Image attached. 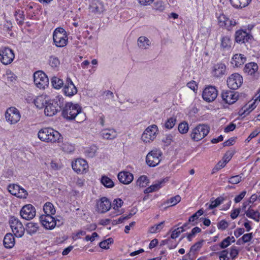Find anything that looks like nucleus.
Instances as JSON below:
<instances>
[{
	"label": "nucleus",
	"mask_w": 260,
	"mask_h": 260,
	"mask_svg": "<svg viewBox=\"0 0 260 260\" xmlns=\"http://www.w3.org/2000/svg\"><path fill=\"white\" fill-rule=\"evenodd\" d=\"M62 115L67 120H75L78 123L86 119V115L82 111L81 107L78 104H74L71 102L66 104L62 111Z\"/></svg>",
	"instance_id": "obj_1"
},
{
	"label": "nucleus",
	"mask_w": 260,
	"mask_h": 260,
	"mask_svg": "<svg viewBox=\"0 0 260 260\" xmlns=\"http://www.w3.org/2000/svg\"><path fill=\"white\" fill-rule=\"evenodd\" d=\"M38 137L42 141L47 143L59 142L62 139L60 134L50 127H45L40 129L38 133Z\"/></svg>",
	"instance_id": "obj_2"
},
{
	"label": "nucleus",
	"mask_w": 260,
	"mask_h": 260,
	"mask_svg": "<svg viewBox=\"0 0 260 260\" xmlns=\"http://www.w3.org/2000/svg\"><path fill=\"white\" fill-rule=\"evenodd\" d=\"M210 126L206 124H199L192 129L190 136L192 140L198 142L204 138L209 134Z\"/></svg>",
	"instance_id": "obj_3"
},
{
	"label": "nucleus",
	"mask_w": 260,
	"mask_h": 260,
	"mask_svg": "<svg viewBox=\"0 0 260 260\" xmlns=\"http://www.w3.org/2000/svg\"><path fill=\"white\" fill-rule=\"evenodd\" d=\"M40 222L44 228L59 227L63 225L64 219L60 216H57L56 218L52 216H41Z\"/></svg>",
	"instance_id": "obj_4"
},
{
	"label": "nucleus",
	"mask_w": 260,
	"mask_h": 260,
	"mask_svg": "<svg viewBox=\"0 0 260 260\" xmlns=\"http://www.w3.org/2000/svg\"><path fill=\"white\" fill-rule=\"evenodd\" d=\"M162 155L161 151L159 149H153L149 152L146 157V162L150 167H154L158 165Z\"/></svg>",
	"instance_id": "obj_5"
},
{
	"label": "nucleus",
	"mask_w": 260,
	"mask_h": 260,
	"mask_svg": "<svg viewBox=\"0 0 260 260\" xmlns=\"http://www.w3.org/2000/svg\"><path fill=\"white\" fill-rule=\"evenodd\" d=\"M15 58L14 51L9 47H4L0 49V61L5 65L12 63Z\"/></svg>",
	"instance_id": "obj_6"
},
{
	"label": "nucleus",
	"mask_w": 260,
	"mask_h": 260,
	"mask_svg": "<svg viewBox=\"0 0 260 260\" xmlns=\"http://www.w3.org/2000/svg\"><path fill=\"white\" fill-rule=\"evenodd\" d=\"M34 81L37 87L40 89H45L49 83L47 76L41 71H37L34 74Z\"/></svg>",
	"instance_id": "obj_7"
},
{
	"label": "nucleus",
	"mask_w": 260,
	"mask_h": 260,
	"mask_svg": "<svg viewBox=\"0 0 260 260\" xmlns=\"http://www.w3.org/2000/svg\"><path fill=\"white\" fill-rule=\"evenodd\" d=\"M21 114L19 111L15 107L8 108L5 113L6 121L10 124H15L19 121Z\"/></svg>",
	"instance_id": "obj_8"
},
{
	"label": "nucleus",
	"mask_w": 260,
	"mask_h": 260,
	"mask_svg": "<svg viewBox=\"0 0 260 260\" xmlns=\"http://www.w3.org/2000/svg\"><path fill=\"white\" fill-rule=\"evenodd\" d=\"M157 131V126L156 125L149 126L143 132L141 137L142 140L146 143L153 141L156 138Z\"/></svg>",
	"instance_id": "obj_9"
},
{
	"label": "nucleus",
	"mask_w": 260,
	"mask_h": 260,
	"mask_svg": "<svg viewBox=\"0 0 260 260\" xmlns=\"http://www.w3.org/2000/svg\"><path fill=\"white\" fill-rule=\"evenodd\" d=\"M243 83V78L239 74L235 73L231 75L227 80L228 87L233 90L238 89Z\"/></svg>",
	"instance_id": "obj_10"
},
{
	"label": "nucleus",
	"mask_w": 260,
	"mask_h": 260,
	"mask_svg": "<svg viewBox=\"0 0 260 260\" xmlns=\"http://www.w3.org/2000/svg\"><path fill=\"white\" fill-rule=\"evenodd\" d=\"M218 91L216 88L213 86H208L204 89L202 97L205 101L211 102L216 99Z\"/></svg>",
	"instance_id": "obj_11"
},
{
	"label": "nucleus",
	"mask_w": 260,
	"mask_h": 260,
	"mask_svg": "<svg viewBox=\"0 0 260 260\" xmlns=\"http://www.w3.org/2000/svg\"><path fill=\"white\" fill-rule=\"evenodd\" d=\"M73 169L78 174L86 173L88 169L87 161L83 159H77L72 163Z\"/></svg>",
	"instance_id": "obj_12"
},
{
	"label": "nucleus",
	"mask_w": 260,
	"mask_h": 260,
	"mask_svg": "<svg viewBox=\"0 0 260 260\" xmlns=\"http://www.w3.org/2000/svg\"><path fill=\"white\" fill-rule=\"evenodd\" d=\"M20 215L23 219L26 220L31 219L36 215V209L31 204L26 205L21 209Z\"/></svg>",
	"instance_id": "obj_13"
},
{
	"label": "nucleus",
	"mask_w": 260,
	"mask_h": 260,
	"mask_svg": "<svg viewBox=\"0 0 260 260\" xmlns=\"http://www.w3.org/2000/svg\"><path fill=\"white\" fill-rule=\"evenodd\" d=\"M222 100L226 104H233L237 101L238 95L232 90H223L221 93Z\"/></svg>",
	"instance_id": "obj_14"
},
{
	"label": "nucleus",
	"mask_w": 260,
	"mask_h": 260,
	"mask_svg": "<svg viewBox=\"0 0 260 260\" xmlns=\"http://www.w3.org/2000/svg\"><path fill=\"white\" fill-rule=\"evenodd\" d=\"M66 96H72L77 93V89L70 78H67L63 89Z\"/></svg>",
	"instance_id": "obj_15"
},
{
	"label": "nucleus",
	"mask_w": 260,
	"mask_h": 260,
	"mask_svg": "<svg viewBox=\"0 0 260 260\" xmlns=\"http://www.w3.org/2000/svg\"><path fill=\"white\" fill-rule=\"evenodd\" d=\"M60 108L56 102H48L45 106L44 113L47 116H52L59 111Z\"/></svg>",
	"instance_id": "obj_16"
},
{
	"label": "nucleus",
	"mask_w": 260,
	"mask_h": 260,
	"mask_svg": "<svg viewBox=\"0 0 260 260\" xmlns=\"http://www.w3.org/2000/svg\"><path fill=\"white\" fill-rule=\"evenodd\" d=\"M111 207V203L106 197L102 198L96 203V208L99 212L105 213Z\"/></svg>",
	"instance_id": "obj_17"
},
{
	"label": "nucleus",
	"mask_w": 260,
	"mask_h": 260,
	"mask_svg": "<svg viewBox=\"0 0 260 260\" xmlns=\"http://www.w3.org/2000/svg\"><path fill=\"white\" fill-rule=\"evenodd\" d=\"M212 75L215 77H220L226 74V66L224 63H217L212 69Z\"/></svg>",
	"instance_id": "obj_18"
},
{
	"label": "nucleus",
	"mask_w": 260,
	"mask_h": 260,
	"mask_svg": "<svg viewBox=\"0 0 260 260\" xmlns=\"http://www.w3.org/2000/svg\"><path fill=\"white\" fill-rule=\"evenodd\" d=\"M246 61V57L242 54H236L232 58L231 63L234 67L242 66Z\"/></svg>",
	"instance_id": "obj_19"
},
{
	"label": "nucleus",
	"mask_w": 260,
	"mask_h": 260,
	"mask_svg": "<svg viewBox=\"0 0 260 260\" xmlns=\"http://www.w3.org/2000/svg\"><path fill=\"white\" fill-rule=\"evenodd\" d=\"M119 181L124 184H128L134 179L133 175L128 172H121L118 174Z\"/></svg>",
	"instance_id": "obj_20"
},
{
	"label": "nucleus",
	"mask_w": 260,
	"mask_h": 260,
	"mask_svg": "<svg viewBox=\"0 0 260 260\" xmlns=\"http://www.w3.org/2000/svg\"><path fill=\"white\" fill-rule=\"evenodd\" d=\"M101 135L105 139L113 140L117 137V134L114 129H104L102 131Z\"/></svg>",
	"instance_id": "obj_21"
},
{
	"label": "nucleus",
	"mask_w": 260,
	"mask_h": 260,
	"mask_svg": "<svg viewBox=\"0 0 260 260\" xmlns=\"http://www.w3.org/2000/svg\"><path fill=\"white\" fill-rule=\"evenodd\" d=\"M165 182V179H163L157 181L155 184H152L150 186L146 188L144 191V193L146 194L158 190L160 188H161L162 186V184H164Z\"/></svg>",
	"instance_id": "obj_22"
},
{
	"label": "nucleus",
	"mask_w": 260,
	"mask_h": 260,
	"mask_svg": "<svg viewBox=\"0 0 260 260\" xmlns=\"http://www.w3.org/2000/svg\"><path fill=\"white\" fill-rule=\"evenodd\" d=\"M250 37L247 33L243 30H238L236 32L235 40L237 42L245 43L247 42Z\"/></svg>",
	"instance_id": "obj_23"
},
{
	"label": "nucleus",
	"mask_w": 260,
	"mask_h": 260,
	"mask_svg": "<svg viewBox=\"0 0 260 260\" xmlns=\"http://www.w3.org/2000/svg\"><path fill=\"white\" fill-rule=\"evenodd\" d=\"M232 40L228 36H222L221 38V47L224 50H229L232 46Z\"/></svg>",
	"instance_id": "obj_24"
},
{
	"label": "nucleus",
	"mask_w": 260,
	"mask_h": 260,
	"mask_svg": "<svg viewBox=\"0 0 260 260\" xmlns=\"http://www.w3.org/2000/svg\"><path fill=\"white\" fill-rule=\"evenodd\" d=\"M4 245L7 248H11L14 245V238L12 234H7L4 239Z\"/></svg>",
	"instance_id": "obj_25"
},
{
	"label": "nucleus",
	"mask_w": 260,
	"mask_h": 260,
	"mask_svg": "<svg viewBox=\"0 0 260 260\" xmlns=\"http://www.w3.org/2000/svg\"><path fill=\"white\" fill-rule=\"evenodd\" d=\"M258 69V66L256 63L250 62L245 64L244 71L249 75L253 74Z\"/></svg>",
	"instance_id": "obj_26"
},
{
	"label": "nucleus",
	"mask_w": 260,
	"mask_h": 260,
	"mask_svg": "<svg viewBox=\"0 0 260 260\" xmlns=\"http://www.w3.org/2000/svg\"><path fill=\"white\" fill-rule=\"evenodd\" d=\"M43 210L46 214L42 215V216H51V215H53L55 213L54 206L50 202H47L44 204Z\"/></svg>",
	"instance_id": "obj_27"
},
{
	"label": "nucleus",
	"mask_w": 260,
	"mask_h": 260,
	"mask_svg": "<svg viewBox=\"0 0 260 260\" xmlns=\"http://www.w3.org/2000/svg\"><path fill=\"white\" fill-rule=\"evenodd\" d=\"M150 44L151 42L146 37L141 36L138 39V45L140 48L147 49Z\"/></svg>",
	"instance_id": "obj_28"
},
{
	"label": "nucleus",
	"mask_w": 260,
	"mask_h": 260,
	"mask_svg": "<svg viewBox=\"0 0 260 260\" xmlns=\"http://www.w3.org/2000/svg\"><path fill=\"white\" fill-rule=\"evenodd\" d=\"M33 102L36 106L39 109H42L45 107L47 104V100L43 95H40L36 97V99L34 100Z\"/></svg>",
	"instance_id": "obj_29"
},
{
	"label": "nucleus",
	"mask_w": 260,
	"mask_h": 260,
	"mask_svg": "<svg viewBox=\"0 0 260 260\" xmlns=\"http://www.w3.org/2000/svg\"><path fill=\"white\" fill-rule=\"evenodd\" d=\"M245 213L247 217L252 218L257 222L259 221L260 213L258 211H255L253 209L249 208L245 212Z\"/></svg>",
	"instance_id": "obj_30"
},
{
	"label": "nucleus",
	"mask_w": 260,
	"mask_h": 260,
	"mask_svg": "<svg viewBox=\"0 0 260 260\" xmlns=\"http://www.w3.org/2000/svg\"><path fill=\"white\" fill-rule=\"evenodd\" d=\"M232 6L235 8H243L247 6L251 0H230Z\"/></svg>",
	"instance_id": "obj_31"
},
{
	"label": "nucleus",
	"mask_w": 260,
	"mask_h": 260,
	"mask_svg": "<svg viewBox=\"0 0 260 260\" xmlns=\"http://www.w3.org/2000/svg\"><path fill=\"white\" fill-rule=\"evenodd\" d=\"M123 203V201L120 199H115L113 201L112 205L111 204V207L115 212V215H113L114 216L120 214V212L119 211V208L121 207Z\"/></svg>",
	"instance_id": "obj_32"
},
{
	"label": "nucleus",
	"mask_w": 260,
	"mask_h": 260,
	"mask_svg": "<svg viewBox=\"0 0 260 260\" xmlns=\"http://www.w3.org/2000/svg\"><path fill=\"white\" fill-rule=\"evenodd\" d=\"M66 36H67L66 31L63 28L57 27L53 32V40L61 37H66Z\"/></svg>",
	"instance_id": "obj_33"
},
{
	"label": "nucleus",
	"mask_w": 260,
	"mask_h": 260,
	"mask_svg": "<svg viewBox=\"0 0 260 260\" xmlns=\"http://www.w3.org/2000/svg\"><path fill=\"white\" fill-rule=\"evenodd\" d=\"M149 183V180L146 176H140L137 180L136 185L140 187H145Z\"/></svg>",
	"instance_id": "obj_34"
},
{
	"label": "nucleus",
	"mask_w": 260,
	"mask_h": 260,
	"mask_svg": "<svg viewBox=\"0 0 260 260\" xmlns=\"http://www.w3.org/2000/svg\"><path fill=\"white\" fill-rule=\"evenodd\" d=\"M68 37H61L58 39H54L53 42L55 46L57 47H63L67 45L68 43Z\"/></svg>",
	"instance_id": "obj_35"
},
{
	"label": "nucleus",
	"mask_w": 260,
	"mask_h": 260,
	"mask_svg": "<svg viewBox=\"0 0 260 260\" xmlns=\"http://www.w3.org/2000/svg\"><path fill=\"white\" fill-rule=\"evenodd\" d=\"M255 107L256 106L255 105V102L249 105L248 108L246 107H244L240 110V115L241 116H245L246 115L248 114L250 112H251Z\"/></svg>",
	"instance_id": "obj_36"
},
{
	"label": "nucleus",
	"mask_w": 260,
	"mask_h": 260,
	"mask_svg": "<svg viewBox=\"0 0 260 260\" xmlns=\"http://www.w3.org/2000/svg\"><path fill=\"white\" fill-rule=\"evenodd\" d=\"M101 182L104 186L107 188H112L114 185L113 181L106 176L102 177Z\"/></svg>",
	"instance_id": "obj_37"
},
{
	"label": "nucleus",
	"mask_w": 260,
	"mask_h": 260,
	"mask_svg": "<svg viewBox=\"0 0 260 260\" xmlns=\"http://www.w3.org/2000/svg\"><path fill=\"white\" fill-rule=\"evenodd\" d=\"M15 16L17 23L20 25H22L24 23V12L20 10H18L15 12Z\"/></svg>",
	"instance_id": "obj_38"
},
{
	"label": "nucleus",
	"mask_w": 260,
	"mask_h": 260,
	"mask_svg": "<svg viewBox=\"0 0 260 260\" xmlns=\"http://www.w3.org/2000/svg\"><path fill=\"white\" fill-rule=\"evenodd\" d=\"M49 64L54 69H57L60 65V61L57 57L51 56L48 60Z\"/></svg>",
	"instance_id": "obj_39"
},
{
	"label": "nucleus",
	"mask_w": 260,
	"mask_h": 260,
	"mask_svg": "<svg viewBox=\"0 0 260 260\" xmlns=\"http://www.w3.org/2000/svg\"><path fill=\"white\" fill-rule=\"evenodd\" d=\"M199 216L197 215V214L194 213L191 216H190L189 217L188 222H186V223H184L183 224H182V225H180L181 223H179L177 225V226H180L179 228H185L186 226H187L189 222H192L191 223V225L194 226L196 225L195 224L196 223H193V222L196 221L200 220V219H199Z\"/></svg>",
	"instance_id": "obj_40"
},
{
	"label": "nucleus",
	"mask_w": 260,
	"mask_h": 260,
	"mask_svg": "<svg viewBox=\"0 0 260 260\" xmlns=\"http://www.w3.org/2000/svg\"><path fill=\"white\" fill-rule=\"evenodd\" d=\"M10 228H22L23 225L18 218L14 216L11 217L9 220Z\"/></svg>",
	"instance_id": "obj_41"
},
{
	"label": "nucleus",
	"mask_w": 260,
	"mask_h": 260,
	"mask_svg": "<svg viewBox=\"0 0 260 260\" xmlns=\"http://www.w3.org/2000/svg\"><path fill=\"white\" fill-rule=\"evenodd\" d=\"M51 83L54 88L59 89L63 86V82L62 80L56 77H53L51 79Z\"/></svg>",
	"instance_id": "obj_42"
},
{
	"label": "nucleus",
	"mask_w": 260,
	"mask_h": 260,
	"mask_svg": "<svg viewBox=\"0 0 260 260\" xmlns=\"http://www.w3.org/2000/svg\"><path fill=\"white\" fill-rule=\"evenodd\" d=\"M178 129L181 134H186L189 130L188 124L185 121L182 122L179 124Z\"/></svg>",
	"instance_id": "obj_43"
},
{
	"label": "nucleus",
	"mask_w": 260,
	"mask_h": 260,
	"mask_svg": "<svg viewBox=\"0 0 260 260\" xmlns=\"http://www.w3.org/2000/svg\"><path fill=\"white\" fill-rule=\"evenodd\" d=\"M234 241L235 238L234 237H228L220 243V246L222 248H225L230 245L232 242H234Z\"/></svg>",
	"instance_id": "obj_44"
},
{
	"label": "nucleus",
	"mask_w": 260,
	"mask_h": 260,
	"mask_svg": "<svg viewBox=\"0 0 260 260\" xmlns=\"http://www.w3.org/2000/svg\"><path fill=\"white\" fill-rule=\"evenodd\" d=\"M224 199L222 197H218L216 199H215L214 201H211L210 205H209V208L210 209H213L219 205H220L221 203H222Z\"/></svg>",
	"instance_id": "obj_45"
},
{
	"label": "nucleus",
	"mask_w": 260,
	"mask_h": 260,
	"mask_svg": "<svg viewBox=\"0 0 260 260\" xmlns=\"http://www.w3.org/2000/svg\"><path fill=\"white\" fill-rule=\"evenodd\" d=\"M176 119L175 117H170L169 118L165 123V126L166 128L171 129L175 124Z\"/></svg>",
	"instance_id": "obj_46"
},
{
	"label": "nucleus",
	"mask_w": 260,
	"mask_h": 260,
	"mask_svg": "<svg viewBox=\"0 0 260 260\" xmlns=\"http://www.w3.org/2000/svg\"><path fill=\"white\" fill-rule=\"evenodd\" d=\"M96 152V148L95 146L87 147L85 149V152L86 155L89 157H93Z\"/></svg>",
	"instance_id": "obj_47"
},
{
	"label": "nucleus",
	"mask_w": 260,
	"mask_h": 260,
	"mask_svg": "<svg viewBox=\"0 0 260 260\" xmlns=\"http://www.w3.org/2000/svg\"><path fill=\"white\" fill-rule=\"evenodd\" d=\"M95 5V6L93 7V11L95 13L100 14L104 11V6L102 3L98 2Z\"/></svg>",
	"instance_id": "obj_48"
},
{
	"label": "nucleus",
	"mask_w": 260,
	"mask_h": 260,
	"mask_svg": "<svg viewBox=\"0 0 260 260\" xmlns=\"http://www.w3.org/2000/svg\"><path fill=\"white\" fill-rule=\"evenodd\" d=\"M242 180V176L240 175L232 176L229 178V182L232 184H237Z\"/></svg>",
	"instance_id": "obj_49"
},
{
	"label": "nucleus",
	"mask_w": 260,
	"mask_h": 260,
	"mask_svg": "<svg viewBox=\"0 0 260 260\" xmlns=\"http://www.w3.org/2000/svg\"><path fill=\"white\" fill-rule=\"evenodd\" d=\"M19 186L16 184L10 185L8 186V190L12 194L17 196V191L19 190Z\"/></svg>",
	"instance_id": "obj_50"
},
{
	"label": "nucleus",
	"mask_w": 260,
	"mask_h": 260,
	"mask_svg": "<svg viewBox=\"0 0 260 260\" xmlns=\"http://www.w3.org/2000/svg\"><path fill=\"white\" fill-rule=\"evenodd\" d=\"M181 197L179 195H177L174 197L171 198L167 201V204H170V206H174L176 205L177 203L181 201Z\"/></svg>",
	"instance_id": "obj_51"
},
{
	"label": "nucleus",
	"mask_w": 260,
	"mask_h": 260,
	"mask_svg": "<svg viewBox=\"0 0 260 260\" xmlns=\"http://www.w3.org/2000/svg\"><path fill=\"white\" fill-rule=\"evenodd\" d=\"M236 22L235 20H231L229 19L222 26L227 29L228 30H230L232 29L233 27L235 26Z\"/></svg>",
	"instance_id": "obj_52"
},
{
	"label": "nucleus",
	"mask_w": 260,
	"mask_h": 260,
	"mask_svg": "<svg viewBox=\"0 0 260 260\" xmlns=\"http://www.w3.org/2000/svg\"><path fill=\"white\" fill-rule=\"evenodd\" d=\"M62 149L63 151L67 153H71L74 151V147L71 144L64 143L62 144Z\"/></svg>",
	"instance_id": "obj_53"
},
{
	"label": "nucleus",
	"mask_w": 260,
	"mask_h": 260,
	"mask_svg": "<svg viewBox=\"0 0 260 260\" xmlns=\"http://www.w3.org/2000/svg\"><path fill=\"white\" fill-rule=\"evenodd\" d=\"M12 230L14 235L20 238L24 235L25 229H12Z\"/></svg>",
	"instance_id": "obj_54"
},
{
	"label": "nucleus",
	"mask_w": 260,
	"mask_h": 260,
	"mask_svg": "<svg viewBox=\"0 0 260 260\" xmlns=\"http://www.w3.org/2000/svg\"><path fill=\"white\" fill-rule=\"evenodd\" d=\"M219 25L222 27L229 19L223 14H220L217 18Z\"/></svg>",
	"instance_id": "obj_55"
},
{
	"label": "nucleus",
	"mask_w": 260,
	"mask_h": 260,
	"mask_svg": "<svg viewBox=\"0 0 260 260\" xmlns=\"http://www.w3.org/2000/svg\"><path fill=\"white\" fill-rule=\"evenodd\" d=\"M18 193L17 194V197L19 198H26L27 196V192L24 189L21 188L20 186L19 187V190L17 191Z\"/></svg>",
	"instance_id": "obj_56"
},
{
	"label": "nucleus",
	"mask_w": 260,
	"mask_h": 260,
	"mask_svg": "<svg viewBox=\"0 0 260 260\" xmlns=\"http://www.w3.org/2000/svg\"><path fill=\"white\" fill-rule=\"evenodd\" d=\"M233 155H234V152L233 151H227L225 153L222 159L224 161V162H225L227 164L231 159Z\"/></svg>",
	"instance_id": "obj_57"
},
{
	"label": "nucleus",
	"mask_w": 260,
	"mask_h": 260,
	"mask_svg": "<svg viewBox=\"0 0 260 260\" xmlns=\"http://www.w3.org/2000/svg\"><path fill=\"white\" fill-rule=\"evenodd\" d=\"M201 231V229H192L191 233L187 235V238L189 241H191L192 238L195 236L197 233H200Z\"/></svg>",
	"instance_id": "obj_58"
},
{
	"label": "nucleus",
	"mask_w": 260,
	"mask_h": 260,
	"mask_svg": "<svg viewBox=\"0 0 260 260\" xmlns=\"http://www.w3.org/2000/svg\"><path fill=\"white\" fill-rule=\"evenodd\" d=\"M228 251L227 250H223L219 253L220 260H229V258L228 256Z\"/></svg>",
	"instance_id": "obj_59"
},
{
	"label": "nucleus",
	"mask_w": 260,
	"mask_h": 260,
	"mask_svg": "<svg viewBox=\"0 0 260 260\" xmlns=\"http://www.w3.org/2000/svg\"><path fill=\"white\" fill-rule=\"evenodd\" d=\"M202 246V242H197L195 244L191 247L190 251L196 252L198 251Z\"/></svg>",
	"instance_id": "obj_60"
},
{
	"label": "nucleus",
	"mask_w": 260,
	"mask_h": 260,
	"mask_svg": "<svg viewBox=\"0 0 260 260\" xmlns=\"http://www.w3.org/2000/svg\"><path fill=\"white\" fill-rule=\"evenodd\" d=\"M179 229H175L172 232L171 235V238L173 239H176L177 238L180 234L181 232L184 231L183 230L181 231H178Z\"/></svg>",
	"instance_id": "obj_61"
},
{
	"label": "nucleus",
	"mask_w": 260,
	"mask_h": 260,
	"mask_svg": "<svg viewBox=\"0 0 260 260\" xmlns=\"http://www.w3.org/2000/svg\"><path fill=\"white\" fill-rule=\"evenodd\" d=\"M239 253L238 250L235 247L231 248L230 251V256L232 259L235 258Z\"/></svg>",
	"instance_id": "obj_62"
},
{
	"label": "nucleus",
	"mask_w": 260,
	"mask_h": 260,
	"mask_svg": "<svg viewBox=\"0 0 260 260\" xmlns=\"http://www.w3.org/2000/svg\"><path fill=\"white\" fill-rule=\"evenodd\" d=\"M246 193V191H243L241 192L240 194L236 196L234 199V201L235 203H239L245 197V194Z\"/></svg>",
	"instance_id": "obj_63"
},
{
	"label": "nucleus",
	"mask_w": 260,
	"mask_h": 260,
	"mask_svg": "<svg viewBox=\"0 0 260 260\" xmlns=\"http://www.w3.org/2000/svg\"><path fill=\"white\" fill-rule=\"evenodd\" d=\"M238 224L240 225L241 224V225H244L245 228H251V225H250V221L247 220L245 218H242L240 221L239 222Z\"/></svg>",
	"instance_id": "obj_64"
}]
</instances>
